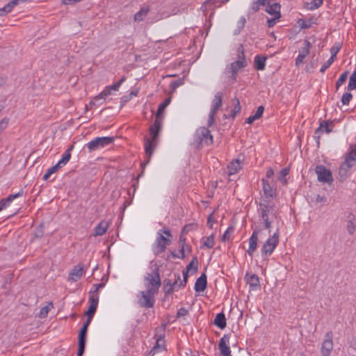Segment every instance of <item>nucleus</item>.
Instances as JSON below:
<instances>
[{
	"label": "nucleus",
	"mask_w": 356,
	"mask_h": 356,
	"mask_svg": "<svg viewBox=\"0 0 356 356\" xmlns=\"http://www.w3.org/2000/svg\"><path fill=\"white\" fill-rule=\"evenodd\" d=\"M356 88V70L350 75L348 86V90H353Z\"/></svg>",
	"instance_id": "38"
},
{
	"label": "nucleus",
	"mask_w": 356,
	"mask_h": 356,
	"mask_svg": "<svg viewBox=\"0 0 356 356\" xmlns=\"http://www.w3.org/2000/svg\"><path fill=\"white\" fill-rule=\"evenodd\" d=\"M242 168V164L239 159H234L229 163L227 165V174L228 175H234L236 174Z\"/></svg>",
	"instance_id": "24"
},
{
	"label": "nucleus",
	"mask_w": 356,
	"mask_h": 356,
	"mask_svg": "<svg viewBox=\"0 0 356 356\" xmlns=\"http://www.w3.org/2000/svg\"><path fill=\"white\" fill-rule=\"evenodd\" d=\"M145 280L148 282L146 285L147 289L159 292L160 286L161 285L159 268L156 267L152 273H147L145 277Z\"/></svg>",
	"instance_id": "6"
},
{
	"label": "nucleus",
	"mask_w": 356,
	"mask_h": 356,
	"mask_svg": "<svg viewBox=\"0 0 356 356\" xmlns=\"http://www.w3.org/2000/svg\"><path fill=\"white\" fill-rule=\"evenodd\" d=\"M60 166H58V163H56L55 165L49 168L47 170V172L51 175L53 173L56 172L58 169L60 168Z\"/></svg>",
	"instance_id": "60"
},
{
	"label": "nucleus",
	"mask_w": 356,
	"mask_h": 356,
	"mask_svg": "<svg viewBox=\"0 0 356 356\" xmlns=\"http://www.w3.org/2000/svg\"><path fill=\"white\" fill-rule=\"evenodd\" d=\"M266 57L257 55L254 58L255 68L257 70H264L266 66Z\"/></svg>",
	"instance_id": "31"
},
{
	"label": "nucleus",
	"mask_w": 356,
	"mask_h": 356,
	"mask_svg": "<svg viewBox=\"0 0 356 356\" xmlns=\"http://www.w3.org/2000/svg\"><path fill=\"white\" fill-rule=\"evenodd\" d=\"M194 137L198 145L205 144L208 145L213 143V136L210 131L204 127L197 129Z\"/></svg>",
	"instance_id": "9"
},
{
	"label": "nucleus",
	"mask_w": 356,
	"mask_h": 356,
	"mask_svg": "<svg viewBox=\"0 0 356 356\" xmlns=\"http://www.w3.org/2000/svg\"><path fill=\"white\" fill-rule=\"evenodd\" d=\"M261 220H263L264 223V227L266 229H268L270 230V228L271 227V221L269 220V218H261Z\"/></svg>",
	"instance_id": "58"
},
{
	"label": "nucleus",
	"mask_w": 356,
	"mask_h": 356,
	"mask_svg": "<svg viewBox=\"0 0 356 356\" xmlns=\"http://www.w3.org/2000/svg\"><path fill=\"white\" fill-rule=\"evenodd\" d=\"M163 290L165 295L171 294L175 290L172 282L170 279L164 280Z\"/></svg>",
	"instance_id": "35"
},
{
	"label": "nucleus",
	"mask_w": 356,
	"mask_h": 356,
	"mask_svg": "<svg viewBox=\"0 0 356 356\" xmlns=\"http://www.w3.org/2000/svg\"><path fill=\"white\" fill-rule=\"evenodd\" d=\"M264 111V107L263 106H259L257 108V111L254 113V115L256 116V118L259 119L262 116Z\"/></svg>",
	"instance_id": "56"
},
{
	"label": "nucleus",
	"mask_w": 356,
	"mask_h": 356,
	"mask_svg": "<svg viewBox=\"0 0 356 356\" xmlns=\"http://www.w3.org/2000/svg\"><path fill=\"white\" fill-rule=\"evenodd\" d=\"M232 232H233V229H227L222 236V241H225L227 239L229 240L231 237Z\"/></svg>",
	"instance_id": "53"
},
{
	"label": "nucleus",
	"mask_w": 356,
	"mask_h": 356,
	"mask_svg": "<svg viewBox=\"0 0 356 356\" xmlns=\"http://www.w3.org/2000/svg\"><path fill=\"white\" fill-rule=\"evenodd\" d=\"M74 148V145H71L63 154L62 159L57 163L58 166H60L61 168L64 166L70 159L71 158V152Z\"/></svg>",
	"instance_id": "30"
},
{
	"label": "nucleus",
	"mask_w": 356,
	"mask_h": 356,
	"mask_svg": "<svg viewBox=\"0 0 356 356\" xmlns=\"http://www.w3.org/2000/svg\"><path fill=\"white\" fill-rule=\"evenodd\" d=\"M162 120L163 119L156 117L154 124L149 128V134L152 138H145V151L148 157L147 162H149L150 160L151 156L156 146L159 133L161 131L162 126Z\"/></svg>",
	"instance_id": "1"
},
{
	"label": "nucleus",
	"mask_w": 356,
	"mask_h": 356,
	"mask_svg": "<svg viewBox=\"0 0 356 356\" xmlns=\"http://www.w3.org/2000/svg\"><path fill=\"white\" fill-rule=\"evenodd\" d=\"M334 128V123L332 121L323 120L320 123L319 127L315 131L314 137L318 140L320 139L321 134L325 132L326 134H330ZM317 143H319V141L317 140Z\"/></svg>",
	"instance_id": "13"
},
{
	"label": "nucleus",
	"mask_w": 356,
	"mask_h": 356,
	"mask_svg": "<svg viewBox=\"0 0 356 356\" xmlns=\"http://www.w3.org/2000/svg\"><path fill=\"white\" fill-rule=\"evenodd\" d=\"M332 335L333 334L331 331L327 332L325 334V339H324L321 347V354L323 356H329L333 349Z\"/></svg>",
	"instance_id": "14"
},
{
	"label": "nucleus",
	"mask_w": 356,
	"mask_h": 356,
	"mask_svg": "<svg viewBox=\"0 0 356 356\" xmlns=\"http://www.w3.org/2000/svg\"><path fill=\"white\" fill-rule=\"evenodd\" d=\"M108 227V222L105 220H102L95 227V236H102L104 235Z\"/></svg>",
	"instance_id": "27"
},
{
	"label": "nucleus",
	"mask_w": 356,
	"mask_h": 356,
	"mask_svg": "<svg viewBox=\"0 0 356 356\" xmlns=\"http://www.w3.org/2000/svg\"><path fill=\"white\" fill-rule=\"evenodd\" d=\"M83 275V266L79 264L74 267L72 271L69 274V280L72 282H76L79 280Z\"/></svg>",
	"instance_id": "21"
},
{
	"label": "nucleus",
	"mask_w": 356,
	"mask_h": 356,
	"mask_svg": "<svg viewBox=\"0 0 356 356\" xmlns=\"http://www.w3.org/2000/svg\"><path fill=\"white\" fill-rule=\"evenodd\" d=\"M171 243L170 239L165 237L161 232H158L157 236L152 246V251L155 255H159L165 252L167 246Z\"/></svg>",
	"instance_id": "10"
},
{
	"label": "nucleus",
	"mask_w": 356,
	"mask_h": 356,
	"mask_svg": "<svg viewBox=\"0 0 356 356\" xmlns=\"http://www.w3.org/2000/svg\"><path fill=\"white\" fill-rule=\"evenodd\" d=\"M356 162V146L352 147L346 157L345 161L341 165L339 174L341 177H346L350 168Z\"/></svg>",
	"instance_id": "4"
},
{
	"label": "nucleus",
	"mask_w": 356,
	"mask_h": 356,
	"mask_svg": "<svg viewBox=\"0 0 356 356\" xmlns=\"http://www.w3.org/2000/svg\"><path fill=\"white\" fill-rule=\"evenodd\" d=\"M267 7L266 8V11L273 15V16H279L281 17L280 14V5L277 3H270L268 2L266 3Z\"/></svg>",
	"instance_id": "26"
},
{
	"label": "nucleus",
	"mask_w": 356,
	"mask_h": 356,
	"mask_svg": "<svg viewBox=\"0 0 356 356\" xmlns=\"http://www.w3.org/2000/svg\"><path fill=\"white\" fill-rule=\"evenodd\" d=\"M334 59L332 58H330L326 63L321 67L320 72L323 73L325 70L333 63Z\"/></svg>",
	"instance_id": "48"
},
{
	"label": "nucleus",
	"mask_w": 356,
	"mask_h": 356,
	"mask_svg": "<svg viewBox=\"0 0 356 356\" xmlns=\"http://www.w3.org/2000/svg\"><path fill=\"white\" fill-rule=\"evenodd\" d=\"M214 245V236L213 234L207 237H202L201 239V248H212Z\"/></svg>",
	"instance_id": "29"
},
{
	"label": "nucleus",
	"mask_w": 356,
	"mask_h": 356,
	"mask_svg": "<svg viewBox=\"0 0 356 356\" xmlns=\"http://www.w3.org/2000/svg\"><path fill=\"white\" fill-rule=\"evenodd\" d=\"M326 202V197L317 195L316 197V202L324 204Z\"/></svg>",
	"instance_id": "63"
},
{
	"label": "nucleus",
	"mask_w": 356,
	"mask_h": 356,
	"mask_svg": "<svg viewBox=\"0 0 356 356\" xmlns=\"http://www.w3.org/2000/svg\"><path fill=\"white\" fill-rule=\"evenodd\" d=\"M222 93L218 92L214 96V99L212 101L211 111L209 115V119L207 122L208 127H211L215 122V115L217 111L222 107Z\"/></svg>",
	"instance_id": "7"
},
{
	"label": "nucleus",
	"mask_w": 356,
	"mask_h": 356,
	"mask_svg": "<svg viewBox=\"0 0 356 356\" xmlns=\"http://www.w3.org/2000/svg\"><path fill=\"white\" fill-rule=\"evenodd\" d=\"M161 342L163 343H164L163 337L159 336V337L158 338V339L156 341V345L154 346L152 350H154L157 348H160Z\"/></svg>",
	"instance_id": "59"
},
{
	"label": "nucleus",
	"mask_w": 356,
	"mask_h": 356,
	"mask_svg": "<svg viewBox=\"0 0 356 356\" xmlns=\"http://www.w3.org/2000/svg\"><path fill=\"white\" fill-rule=\"evenodd\" d=\"M184 81L183 78L178 79L177 80L172 81L170 84V88L172 92H174L179 86L183 85Z\"/></svg>",
	"instance_id": "39"
},
{
	"label": "nucleus",
	"mask_w": 356,
	"mask_h": 356,
	"mask_svg": "<svg viewBox=\"0 0 356 356\" xmlns=\"http://www.w3.org/2000/svg\"><path fill=\"white\" fill-rule=\"evenodd\" d=\"M235 101H236V105L234 106V108L232 111V115L233 117H234L236 115V114L239 113L241 111V106H240L239 100L236 98Z\"/></svg>",
	"instance_id": "50"
},
{
	"label": "nucleus",
	"mask_w": 356,
	"mask_h": 356,
	"mask_svg": "<svg viewBox=\"0 0 356 356\" xmlns=\"http://www.w3.org/2000/svg\"><path fill=\"white\" fill-rule=\"evenodd\" d=\"M348 74V71H346L343 74H341V76H339V78L338 79V80L336 82L337 90H338L339 88L345 83V81L347 79Z\"/></svg>",
	"instance_id": "40"
},
{
	"label": "nucleus",
	"mask_w": 356,
	"mask_h": 356,
	"mask_svg": "<svg viewBox=\"0 0 356 356\" xmlns=\"http://www.w3.org/2000/svg\"><path fill=\"white\" fill-rule=\"evenodd\" d=\"M289 169L288 168H284L281 170L280 177L279 179L283 182V184L286 183V180L285 177L287 175H289Z\"/></svg>",
	"instance_id": "45"
},
{
	"label": "nucleus",
	"mask_w": 356,
	"mask_h": 356,
	"mask_svg": "<svg viewBox=\"0 0 356 356\" xmlns=\"http://www.w3.org/2000/svg\"><path fill=\"white\" fill-rule=\"evenodd\" d=\"M260 5V2L258 0L257 1L253 2L251 8L252 12H257L259 9Z\"/></svg>",
	"instance_id": "61"
},
{
	"label": "nucleus",
	"mask_w": 356,
	"mask_h": 356,
	"mask_svg": "<svg viewBox=\"0 0 356 356\" xmlns=\"http://www.w3.org/2000/svg\"><path fill=\"white\" fill-rule=\"evenodd\" d=\"M16 6V2L13 0L6 4L3 8H0V17L4 16L10 13L13 7Z\"/></svg>",
	"instance_id": "34"
},
{
	"label": "nucleus",
	"mask_w": 356,
	"mask_h": 356,
	"mask_svg": "<svg viewBox=\"0 0 356 356\" xmlns=\"http://www.w3.org/2000/svg\"><path fill=\"white\" fill-rule=\"evenodd\" d=\"M246 22V19L244 17H241L238 22V26L239 29H243L245 26V24Z\"/></svg>",
	"instance_id": "64"
},
{
	"label": "nucleus",
	"mask_w": 356,
	"mask_h": 356,
	"mask_svg": "<svg viewBox=\"0 0 356 356\" xmlns=\"http://www.w3.org/2000/svg\"><path fill=\"white\" fill-rule=\"evenodd\" d=\"M158 292L147 289L145 291H140L138 294V302L144 308H152L154 305L155 296Z\"/></svg>",
	"instance_id": "3"
},
{
	"label": "nucleus",
	"mask_w": 356,
	"mask_h": 356,
	"mask_svg": "<svg viewBox=\"0 0 356 356\" xmlns=\"http://www.w3.org/2000/svg\"><path fill=\"white\" fill-rule=\"evenodd\" d=\"M35 237L41 238L44 235L43 227L40 225L38 227H37L35 233Z\"/></svg>",
	"instance_id": "54"
},
{
	"label": "nucleus",
	"mask_w": 356,
	"mask_h": 356,
	"mask_svg": "<svg viewBox=\"0 0 356 356\" xmlns=\"http://www.w3.org/2000/svg\"><path fill=\"white\" fill-rule=\"evenodd\" d=\"M86 330L81 328L79 337H78V352L77 356H82L85 351L86 342V335H87Z\"/></svg>",
	"instance_id": "18"
},
{
	"label": "nucleus",
	"mask_w": 356,
	"mask_h": 356,
	"mask_svg": "<svg viewBox=\"0 0 356 356\" xmlns=\"http://www.w3.org/2000/svg\"><path fill=\"white\" fill-rule=\"evenodd\" d=\"M311 43L308 40H305L303 47L299 50V54L296 59V65L298 66L303 62L305 58L309 54Z\"/></svg>",
	"instance_id": "17"
},
{
	"label": "nucleus",
	"mask_w": 356,
	"mask_h": 356,
	"mask_svg": "<svg viewBox=\"0 0 356 356\" xmlns=\"http://www.w3.org/2000/svg\"><path fill=\"white\" fill-rule=\"evenodd\" d=\"M340 48H341V47L339 44H334L333 47H332L330 49V53H331L330 58H332L334 59V57L336 56V55L337 54V53L339 52V51L340 50Z\"/></svg>",
	"instance_id": "47"
},
{
	"label": "nucleus",
	"mask_w": 356,
	"mask_h": 356,
	"mask_svg": "<svg viewBox=\"0 0 356 356\" xmlns=\"http://www.w3.org/2000/svg\"><path fill=\"white\" fill-rule=\"evenodd\" d=\"M347 230L350 234H354L355 231V225L352 220H348L347 224Z\"/></svg>",
	"instance_id": "51"
},
{
	"label": "nucleus",
	"mask_w": 356,
	"mask_h": 356,
	"mask_svg": "<svg viewBox=\"0 0 356 356\" xmlns=\"http://www.w3.org/2000/svg\"><path fill=\"white\" fill-rule=\"evenodd\" d=\"M263 191L266 198H273L276 194V189L270 186V183L265 179H262Z\"/></svg>",
	"instance_id": "23"
},
{
	"label": "nucleus",
	"mask_w": 356,
	"mask_h": 356,
	"mask_svg": "<svg viewBox=\"0 0 356 356\" xmlns=\"http://www.w3.org/2000/svg\"><path fill=\"white\" fill-rule=\"evenodd\" d=\"M173 276H174V282H172V285L174 286L175 290H178L179 289H180L181 287V286H178L180 283V281H181L180 275L178 273H174Z\"/></svg>",
	"instance_id": "44"
},
{
	"label": "nucleus",
	"mask_w": 356,
	"mask_h": 356,
	"mask_svg": "<svg viewBox=\"0 0 356 356\" xmlns=\"http://www.w3.org/2000/svg\"><path fill=\"white\" fill-rule=\"evenodd\" d=\"M238 60L230 63L225 70V74L229 76L232 82L236 81L238 71L247 65L243 47L241 45L237 49Z\"/></svg>",
	"instance_id": "2"
},
{
	"label": "nucleus",
	"mask_w": 356,
	"mask_h": 356,
	"mask_svg": "<svg viewBox=\"0 0 356 356\" xmlns=\"http://www.w3.org/2000/svg\"><path fill=\"white\" fill-rule=\"evenodd\" d=\"M279 243V229L264 243L261 252L263 257L270 255Z\"/></svg>",
	"instance_id": "5"
},
{
	"label": "nucleus",
	"mask_w": 356,
	"mask_h": 356,
	"mask_svg": "<svg viewBox=\"0 0 356 356\" xmlns=\"http://www.w3.org/2000/svg\"><path fill=\"white\" fill-rule=\"evenodd\" d=\"M229 335L225 334L220 340L218 348L220 353L223 356H232L230 348L229 346Z\"/></svg>",
	"instance_id": "15"
},
{
	"label": "nucleus",
	"mask_w": 356,
	"mask_h": 356,
	"mask_svg": "<svg viewBox=\"0 0 356 356\" xmlns=\"http://www.w3.org/2000/svg\"><path fill=\"white\" fill-rule=\"evenodd\" d=\"M316 173L318 176V180L320 182L328 183L330 184L333 181L332 172L324 165H318L316 168Z\"/></svg>",
	"instance_id": "12"
},
{
	"label": "nucleus",
	"mask_w": 356,
	"mask_h": 356,
	"mask_svg": "<svg viewBox=\"0 0 356 356\" xmlns=\"http://www.w3.org/2000/svg\"><path fill=\"white\" fill-rule=\"evenodd\" d=\"M183 275H184V280L180 281V283H179L178 286L184 287V286H186V283L188 282V272L184 271L183 272Z\"/></svg>",
	"instance_id": "57"
},
{
	"label": "nucleus",
	"mask_w": 356,
	"mask_h": 356,
	"mask_svg": "<svg viewBox=\"0 0 356 356\" xmlns=\"http://www.w3.org/2000/svg\"><path fill=\"white\" fill-rule=\"evenodd\" d=\"M352 98L353 95L351 93L345 92L341 97V102L344 105H348Z\"/></svg>",
	"instance_id": "43"
},
{
	"label": "nucleus",
	"mask_w": 356,
	"mask_h": 356,
	"mask_svg": "<svg viewBox=\"0 0 356 356\" xmlns=\"http://www.w3.org/2000/svg\"><path fill=\"white\" fill-rule=\"evenodd\" d=\"M89 307L87 312H86V315L87 317L92 318L96 312L97 307L99 303V296L98 294H91L89 297Z\"/></svg>",
	"instance_id": "16"
},
{
	"label": "nucleus",
	"mask_w": 356,
	"mask_h": 356,
	"mask_svg": "<svg viewBox=\"0 0 356 356\" xmlns=\"http://www.w3.org/2000/svg\"><path fill=\"white\" fill-rule=\"evenodd\" d=\"M274 204L268 200L262 199L259 202V211L261 218H269V216L276 217V213L274 210Z\"/></svg>",
	"instance_id": "11"
},
{
	"label": "nucleus",
	"mask_w": 356,
	"mask_h": 356,
	"mask_svg": "<svg viewBox=\"0 0 356 356\" xmlns=\"http://www.w3.org/2000/svg\"><path fill=\"white\" fill-rule=\"evenodd\" d=\"M214 220H213V216L212 214H210L207 218V226L209 227V228H212L213 227V225L214 223Z\"/></svg>",
	"instance_id": "62"
},
{
	"label": "nucleus",
	"mask_w": 356,
	"mask_h": 356,
	"mask_svg": "<svg viewBox=\"0 0 356 356\" xmlns=\"http://www.w3.org/2000/svg\"><path fill=\"white\" fill-rule=\"evenodd\" d=\"M213 324L218 328L222 330L226 327V318L224 313H218L214 319Z\"/></svg>",
	"instance_id": "28"
},
{
	"label": "nucleus",
	"mask_w": 356,
	"mask_h": 356,
	"mask_svg": "<svg viewBox=\"0 0 356 356\" xmlns=\"http://www.w3.org/2000/svg\"><path fill=\"white\" fill-rule=\"evenodd\" d=\"M149 11V8L148 6H144L140 9L139 11H138L134 15V20L136 22H140L143 20V19L145 17V16L147 15V13Z\"/></svg>",
	"instance_id": "32"
},
{
	"label": "nucleus",
	"mask_w": 356,
	"mask_h": 356,
	"mask_svg": "<svg viewBox=\"0 0 356 356\" xmlns=\"http://www.w3.org/2000/svg\"><path fill=\"white\" fill-rule=\"evenodd\" d=\"M187 314H188V310L184 307H181L177 313V317L179 318L181 316H185Z\"/></svg>",
	"instance_id": "55"
},
{
	"label": "nucleus",
	"mask_w": 356,
	"mask_h": 356,
	"mask_svg": "<svg viewBox=\"0 0 356 356\" xmlns=\"http://www.w3.org/2000/svg\"><path fill=\"white\" fill-rule=\"evenodd\" d=\"M245 279L249 284L251 290L255 291L260 288V281L259 277L256 274L249 275L248 273L245 274Z\"/></svg>",
	"instance_id": "20"
},
{
	"label": "nucleus",
	"mask_w": 356,
	"mask_h": 356,
	"mask_svg": "<svg viewBox=\"0 0 356 356\" xmlns=\"http://www.w3.org/2000/svg\"><path fill=\"white\" fill-rule=\"evenodd\" d=\"M53 303L51 302H48V304L46 306L41 308L39 314V317L42 318H46L48 315L49 310L51 308H53Z\"/></svg>",
	"instance_id": "36"
},
{
	"label": "nucleus",
	"mask_w": 356,
	"mask_h": 356,
	"mask_svg": "<svg viewBox=\"0 0 356 356\" xmlns=\"http://www.w3.org/2000/svg\"><path fill=\"white\" fill-rule=\"evenodd\" d=\"M114 142V137H97L90 141L87 145L89 152L95 151L100 148L105 147Z\"/></svg>",
	"instance_id": "8"
},
{
	"label": "nucleus",
	"mask_w": 356,
	"mask_h": 356,
	"mask_svg": "<svg viewBox=\"0 0 356 356\" xmlns=\"http://www.w3.org/2000/svg\"><path fill=\"white\" fill-rule=\"evenodd\" d=\"M171 101L170 97L165 99L161 104H159L156 114V117L163 119V112L165 108L170 104Z\"/></svg>",
	"instance_id": "33"
},
{
	"label": "nucleus",
	"mask_w": 356,
	"mask_h": 356,
	"mask_svg": "<svg viewBox=\"0 0 356 356\" xmlns=\"http://www.w3.org/2000/svg\"><path fill=\"white\" fill-rule=\"evenodd\" d=\"M194 228L195 225L193 224L186 225L182 228L181 233L186 235L190 231L193 230Z\"/></svg>",
	"instance_id": "49"
},
{
	"label": "nucleus",
	"mask_w": 356,
	"mask_h": 356,
	"mask_svg": "<svg viewBox=\"0 0 356 356\" xmlns=\"http://www.w3.org/2000/svg\"><path fill=\"white\" fill-rule=\"evenodd\" d=\"M281 17H279V16H274L273 18L271 19H268L267 20V25L269 28H272L273 26H275V24H276L277 21Z\"/></svg>",
	"instance_id": "52"
},
{
	"label": "nucleus",
	"mask_w": 356,
	"mask_h": 356,
	"mask_svg": "<svg viewBox=\"0 0 356 356\" xmlns=\"http://www.w3.org/2000/svg\"><path fill=\"white\" fill-rule=\"evenodd\" d=\"M323 3V0H312L309 3L307 8L310 10L318 8Z\"/></svg>",
	"instance_id": "41"
},
{
	"label": "nucleus",
	"mask_w": 356,
	"mask_h": 356,
	"mask_svg": "<svg viewBox=\"0 0 356 356\" xmlns=\"http://www.w3.org/2000/svg\"><path fill=\"white\" fill-rule=\"evenodd\" d=\"M24 194L23 191H20L16 194H12L8 195L6 198L1 199L0 200V211L6 208L9 204L14 200L15 198L22 196Z\"/></svg>",
	"instance_id": "25"
},
{
	"label": "nucleus",
	"mask_w": 356,
	"mask_h": 356,
	"mask_svg": "<svg viewBox=\"0 0 356 356\" xmlns=\"http://www.w3.org/2000/svg\"><path fill=\"white\" fill-rule=\"evenodd\" d=\"M198 268V261L196 257H193L191 262L186 266V272L193 269L194 272H197Z\"/></svg>",
	"instance_id": "37"
},
{
	"label": "nucleus",
	"mask_w": 356,
	"mask_h": 356,
	"mask_svg": "<svg viewBox=\"0 0 356 356\" xmlns=\"http://www.w3.org/2000/svg\"><path fill=\"white\" fill-rule=\"evenodd\" d=\"M110 94H111L110 89H108V88H106V89L104 90H103L97 96L95 97V99L97 100L100 99H105Z\"/></svg>",
	"instance_id": "46"
},
{
	"label": "nucleus",
	"mask_w": 356,
	"mask_h": 356,
	"mask_svg": "<svg viewBox=\"0 0 356 356\" xmlns=\"http://www.w3.org/2000/svg\"><path fill=\"white\" fill-rule=\"evenodd\" d=\"M207 285V275L204 273L198 277L195 283L194 289L196 292H201L205 290Z\"/></svg>",
	"instance_id": "22"
},
{
	"label": "nucleus",
	"mask_w": 356,
	"mask_h": 356,
	"mask_svg": "<svg viewBox=\"0 0 356 356\" xmlns=\"http://www.w3.org/2000/svg\"><path fill=\"white\" fill-rule=\"evenodd\" d=\"M298 24L299 26L300 27V29H309L312 26V22L310 20L306 21L302 19H300L298 21Z\"/></svg>",
	"instance_id": "42"
},
{
	"label": "nucleus",
	"mask_w": 356,
	"mask_h": 356,
	"mask_svg": "<svg viewBox=\"0 0 356 356\" xmlns=\"http://www.w3.org/2000/svg\"><path fill=\"white\" fill-rule=\"evenodd\" d=\"M260 229L254 230L249 238V248L247 250V253L250 257H252L254 252L257 250L258 234L260 232Z\"/></svg>",
	"instance_id": "19"
}]
</instances>
